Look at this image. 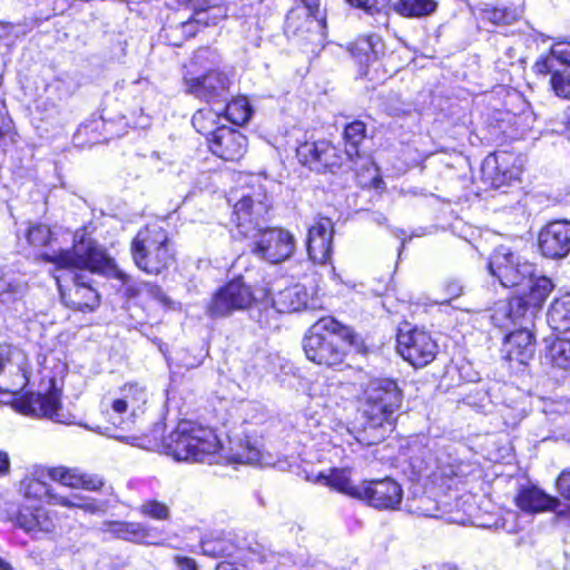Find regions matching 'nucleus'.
I'll use <instances>...</instances> for the list:
<instances>
[{
    "label": "nucleus",
    "mask_w": 570,
    "mask_h": 570,
    "mask_svg": "<svg viewBox=\"0 0 570 570\" xmlns=\"http://www.w3.org/2000/svg\"><path fill=\"white\" fill-rule=\"evenodd\" d=\"M269 204L265 194H243L234 205V222L237 232L250 240V253L262 261L279 264L295 250L294 236L286 229L261 225L268 213Z\"/></svg>",
    "instance_id": "nucleus-1"
},
{
    "label": "nucleus",
    "mask_w": 570,
    "mask_h": 570,
    "mask_svg": "<svg viewBox=\"0 0 570 570\" xmlns=\"http://www.w3.org/2000/svg\"><path fill=\"white\" fill-rule=\"evenodd\" d=\"M60 264H71L78 267H85L97 274L114 276L127 286V293L130 296H147L166 305L169 299L161 288L150 283L129 284L130 277L119 271L115 261L107 255L106 250L94 239L85 236L83 233L75 235L73 252L53 256Z\"/></svg>",
    "instance_id": "nucleus-2"
},
{
    "label": "nucleus",
    "mask_w": 570,
    "mask_h": 570,
    "mask_svg": "<svg viewBox=\"0 0 570 570\" xmlns=\"http://www.w3.org/2000/svg\"><path fill=\"white\" fill-rule=\"evenodd\" d=\"M402 404V392L396 382L391 379L371 380L363 393L362 415L365 420L364 430L373 431L368 444L383 440L386 432L392 431L395 413Z\"/></svg>",
    "instance_id": "nucleus-3"
},
{
    "label": "nucleus",
    "mask_w": 570,
    "mask_h": 570,
    "mask_svg": "<svg viewBox=\"0 0 570 570\" xmlns=\"http://www.w3.org/2000/svg\"><path fill=\"white\" fill-rule=\"evenodd\" d=\"M342 340L352 344L354 332L331 316L322 317L304 337L303 348L309 361L334 367L341 365L346 355Z\"/></svg>",
    "instance_id": "nucleus-4"
},
{
    "label": "nucleus",
    "mask_w": 570,
    "mask_h": 570,
    "mask_svg": "<svg viewBox=\"0 0 570 570\" xmlns=\"http://www.w3.org/2000/svg\"><path fill=\"white\" fill-rule=\"evenodd\" d=\"M167 454L177 461L203 462L220 449L214 430L183 421L163 440Z\"/></svg>",
    "instance_id": "nucleus-5"
},
{
    "label": "nucleus",
    "mask_w": 570,
    "mask_h": 570,
    "mask_svg": "<svg viewBox=\"0 0 570 570\" xmlns=\"http://www.w3.org/2000/svg\"><path fill=\"white\" fill-rule=\"evenodd\" d=\"M131 255L136 266L148 274L157 275L174 262L168 234L156 225L137 233L131 243Z\"/></svg>",
    "instance_id": "nucleus-6"
},
{
    "label": "nucleus",
    "mask_w": 570,
    "mask_h": 570,
    "mask_svg": "<svg viewBox=\"0 0 570 570\" xmlns=\"http://www.w3.org/2000/svg\"><path fill=\"white\" fill-rule=\"evenodd\" d=\"M72 252L73 248L71 250H52V253L43 252L41 253V257L46 262L55 263L59 268L68 269L67 276L71 279V284H62L60 276L55 277L63 304L77 311H94L99 305V295L88 281L87 275L77 273L73 269L92 272L88 268L71 264H60L53 258V256H59L65 253L71 254Z\"/></svg>",
    "instance_id": "nucleus-7"
},
{
    "label": "nucleus",
    "mask_w": 570,
    "mask_h": 570,
    "mask_svg": "<svg viewBox=\"0 0 570 570\" xmlns=\"http://www.w3.org/2000/svg\"><path fill=\"white\" fill-rule=\"evenodd\" d=\"M254 304H262V297L242 277H237L213 295L206 311L213 318L226 317L236 311L248 309Z\"/></svg>",
    "instance_id": "nucleus-8"
},
{
    "label": "nucleus",
    "mask_w": 570,
    "mask_h": 570,
    "mask_svg": "<svg viewBox=\"0 0 570 570\" xmlns=\"http://www.w3.org/2000/svg\"><path fill=\"white\" fill-rule=\"evenodd\" d=\"M490 274L504 287L521 285L533 276L534 265L522 259L509 247L501 245L494 249L488 263Z\"/></svg>",
    "instance_id": "nucleus-9"
},
{
    "label": "nucleus",
    "mask_w": 570,
    "mask_h": 570,
    "mask_svg": "<svg viewBox=\"0 0 570 570\" xmlns=\"http://www.w3.org/2000/svg\"><path fill=\"white\" fill-rule=\"evenodd\" d=\"M27 354L10 344H0V393L17 395L29 382Z\"/></svg>",
    "instance_id": "nucleus-10"
},
{
    "label": "nucleus",
    "mask_w": 570,
    "mask_h": 570,
    "mask_svg": "<svg viewBox=\"0 0 570 570\" xmlns=\"http://www.w3.org/2000/svg\"><path fill=\"white\" fill-rule=\"evenodd\" d=\"M396 342L400 355L415 367L428 365L438 353L436 342L423 330H400Z\"/></svg>",
    "instance_id": "nucleus-11"
},
{
    "label": "nucleus",
    "mask_w": 570,
    "mask_h": 570,
    "mask_svg": "<svg viewBox=\"0 0 570 570\" xmlns=\"http://www.w3.org/2000/svg\"><path fill=\"white\" fill-rule=\"evenodd\" d=\"M184 82L188 95L209 102L226 101L232 80L226 72L213 69L202 76H186Z\"/></svg>",
    "instance_id": "nucleus-12"
},
{
    "label": "nucleus",
    "mask_w": 570,
    "mask_h": 570,
    "mask_svg": "<svg viewBox=\"0 0 570 570\" xmlns=\"http://www.w3.org/2000/svg\"><path fill=\"white\" fill-rule=\"evenodd\" d=\"M403 490L393 479H377L361 482L358 500L379 510H395L401 504Z\"/></svg>",
    "instance_id": "nucleus-13"
},
{
    "label": "nucleus",
    "mask_w": 570,
    "mask_h": 570,
    "mask_svg": "<svg viewBox=\"0 0 570 570\" xmlns=\"http://www.w3.org/2000/svg\"><path fill=\"white\" fill-rule=\"evenodd\" d=\"M538 245L541 254L560 259L570 253V222L559 219L548 223L539 233Z\"/></svg>",
    "instance_id": "nucleus-14"
},
{
    "label": "nucleus",
    "mask_w": 570,
    "mask_h": 570,
    "mask_svg": "<svg viewBox=\"0 0 570 570\" xmlns=\"http://www.w3.org/2000/svg\"><path fill=\"white\" fill-rule=\"evenodd\" d=\"M209 149L217 157L227 161H237L246 153L247 139L239 131L220 126L208 138Z\"/></svg>",
    "instance_id": "nucleus-15"
},
{
    "label": "nucleus",
    "mask_w": 570,
    "mask_h": 570,
    "mask_svg": "<svg viewBox=\"0 0 570 570\" xmlns=\"http://www.w3.org/2000/svg\"><path fill=\"white\" fill-rule=\"evenodd\" d=\"M333 234V224L328 218H322L309 227L307 253L314 263L326 264L331 261Z\"/></svg>",
    "instance_id": "nucleus-16"
},
{
    "label": "nucleus",
    "mask_w": 570,
    "mask_h": 570,
    "mask_svg": "<svg viewBox=\"0 0 570 570\" xmlns=\"http://www.w3.org/2000/svg\"><path fill=\"white\" fill-rule=\"evenodd\" d=\"M48 476L60 484L73 489H86L97 491L102 487V481L97 476L80 473L78 469L65 466H38V479ZM38 482H41L38 480Z\"/></svg>",
    "instance_id": "nucleus-17"
},
{
    "label": "nucleus",
    "mask_w": 570,
    "mask_h": 570,
    "mask_svg": "<svg viewBox=\"0 0 570 570\" xmlns=\"http://www.w3.org/2000/svg\"><path fill=\"white\" fill-rule=\"evenodd\" d=\"M534 351V336L527 328L511 332L505 336L502 346V353L505 360L522 365L527 364L533 357Z\"/></svg>",
    "instance_id": "nucleus-18"
},
{
    "label": "nucleus",
    "mask_w": 570,
    "mask_h": 570,
    "mask_svg": "<svg viewBox=\"0 0 570 570\" xmlns=\"http://www.w3.org/2000/svg\"><path fill=\"white\" fill-rule=\"evenodd\" d=\"M510 158L511 156L507 153H501L489 156L484 160L482 171L487 179L491 181L493 188H501L519 179L521 168L510 166Z\"/></svg>",
    "instance_id": "nucleus-19"
},
{
    "label": "nucleus",
    "mask_w": 570,
    "mask_h": 570,
    "mask_svg": "<svg viewBox=\"0 0 570 570\" xmlns=\"http://www.w3.org/2000/svg\"><path fill=\"white\" fill-rule=\"evenodd\" d=\"M259 292L263 294L262 305L267 307L271 303L272 307L278 313H292L308 307L307 293L301 285L286 287L272 297L264 289Z\"/></svg>",
    "instance_id": "nucleus-20"
},
{
    "label": "nucleus",
    "mask_w": 570,
    "mask_h": 570,
    "mask_svg": "<svg viewBox=\"0 0 570 570\" xmlns=\"http://www.w3.org/2000/svg\"><path fill=\"white\" fill-rule=\"evenodd\" d=\"M202 551L212 558H236L255 561L258 554L253 549L238 547L226 535H212L200 542Z\"/></svg>",
    "instance_id": "nucleus-21"
},
{
    "label": "nucleus",
    "mask_w": 570,
    "mask_h": 570,
    "mask_svg": "<svg viewBox=\"0 0 570 570\" xmlns=\"http://www.w3.org/2000/svg\"><path fill=\"white\" fill-rule=\"evenodd\" d=\"M148 394L145 386L137 383H127L120 391L119 395L111 401V410L116 414L130 413L137 416L142 412L144 405L147 403Z\"/></svg>",
    "instance_id": "nucleus-22"
},
{
    "label": "nucleus",
    "mask_w": 570,
    "mask_h": 570,
    "mask_svg": "<svg viewBox=\"0 0 570 570\" xmlns=\"http://www.w3.org/2000/svg\"><path fill=\"white\" fill-rule=\"evenodd\" d=\"M38 500H45L49 504L80 509L89 514H95L102 510L101 504H99L95 499L82 497L80 494L62 497L55 493L53 490L45 482H38Z\"/></svg>",
    "instance_id": "nucleus-23"
},
{
    "label": "nucleus",
    "mask_w": 570,
    "mask_h": 570,
    "mask_svg": "<svg viewBox=\"0 0 570 570\" xmlns=\"http://www.w3.org/2000/svg\"><path fill=\"white\" fill-rule=\"evenodd\" d=\"M517 505L530 513L552 511L560 505L558 498L551 497L537 487L520 489L515 497Z\"/></svg>",
    "instance_id": "nucleus-24"
},
{
    "label": "nucleus",
    "mask_w": 570,
    "mask_h": 570,
    "mask_svg": "<svg viewBox=\"0 0 570 570\" xmlns=\"http://www.w3.org/2000/svg\"><path fill=\"white\" fill-rule=\"evenodd\" d=\"M38 416H43L56 423H68V414L63 412L61 405V391L55 384V380L49 381V391L40 396L38 393Z\"/></svg>",
    "instance_id": "nucleus-25"
},
{
    "label": "nucleus",
    "mask_w": 570,
    "mask_h": 570,
    "mask_svg": "<svg viewBox=\"0 0 570 570\" xmlns=\"http://www.w3.org/2000/svg\"><path fill=\"white\" fill-rule=\"evenodd\" d=\"M366 137V126L361 120L347 124L344 128L343 138L345 141V158L352 164H356L358 159L366 158L365 154L360 150V145Z\"/></svg>",
    "instance_id": "nucleus-26"
},
{
    "label": "nucleus",
    "mask_w": 570,
    "mask_h": 570,
    "mask_svg": "<svg viewBox=\"0 0 570 570\" xmlns=\"http://www.w3.org/2000/svg\"><path fill=\"white\" fill-rule=\"evenodd\" d=\"M317 8H307L302 6L292 9L285 20V32L288 36H303L317 26L316 19L313 17Z\"/></svg>",
    "instance_id": "nucleus-27"
},
{
    "label": "nucleus",
    "mask_w": 570,
    "mask_h": 570,
    "mask_svg": "<svg viewBox=\"0 0 570 570\" xmlns=\"http://www.w3.org/2000/svg\"><path fill=\"white\" fill-rule=\"evenodd\" d=\"M383 51V42L380 36L368 35L358 38L351 48L352 56L361 63L368 66L377 60Z\"/></svg>",
    "instance_id": "nucleus-28"
},
{
    "label": "nucleus",
    "mask_w": 570,
    "mask_h": 570,
    "mask_svg": "<svg viewBox=\"0 0 570 570\" xmlns=\"http://www.w3.org/2000/svg\"><path fill=\"white\" fill-rule=\"evenodd\" d=\"M557 61L562 65H570V42L559 41L554 43L548 56L541 57L535 61L533 71L537 75L547 76L553 71Z\"/></svg>",
    "instance_id": "nucleus-29"
},
{
    "label": "nucleus",
    "mask_w": 570,
    "mask_h": 570,
    "mask_svg": "<svg viewBox=\"0 0 570 570\" xmlns=\"http://www.w3.org/2000/svg\"><path fill=\"white\" fill-rule=\"evenodd\" d=\"M547 322L553 332L570 335V298L554 299L548 311Z\"/></svg>",
    "instance_id": "nucleus-30"
},
{
    "label": "nucleus",
    "mask_w": 570,
    "mask_h": 570,
    "mask_svg": "<svg viewBox=\"0 0 570 570\" xmlns=\"http://www.w3.org/2000/svg\"><path fill=\"white\" fill-rule=\"evenodd\" d=\"M106 525L108 532L121 540L145 542L148 537L147 528L139 522L110 521Z\"/></svg>",
    "instance_id": "nucleus-31"
},
{
    "label": "nucleus",
    "mask_w": 570,
    "mask_h": 570,
    "mask_svg": "<svg viewBox=\"0 0 570 570\" xmlns=\"http://www.w3.org/2000/svg\"><path fill=\"white\" fill-rule=\"evenodd\" d=\"M529 282V291L523 295L529 301L530 305L534 306V308H540L550 293L552 292L554 284L547 276H533L528 277Z\"/></svg>",
    "instance_id": "nucleus-32"
},
{
    "label": "nucleus",
    "mask_w": 570,
    "mask_h": 570,
    "mask_svg": "<svg viewBox=\"0 0 570 570\" xmlns=\"http://www.w3.org/2000/svg\"><path fill=\"white\" fill-rule=\"evenodd\" d=\"M547 357L552 366L570 371V335L557 336L548 346Z\"/></svg>",
    "instance_id": "nucleus-33"
},
{
    "label": "nucleus",
    "mask_w": 570,
    "mask_h": 570,
    "mask_svg": "<svg viewBox=\"0 0 570 570\" xmlns=\"http://www.w3.org/2000/svg\"><path fill=\"white\" fill-rule=\"evenodd\" d=\"M323 478L326 480V484H328L330 487L352 498L358 499L361 483L354 484L351 481L348 471L334 469L331 471L330 475Z\"/></svg>",
    "instance_id": "nucleus-34"
},
{
    "label": "nucleus",
    "mask_w": 570,
    "mask_h": 570,
    "mask_svg": "<svg viewBox=\"0 0 570 570\" xmlns=\"http://www.w3.org/2000/svg\"><path fill=\"white\" fill-rule=\"evenodd\" d=\"M518 17L519 13L515 9L507 7L500 8L485 4L484 8L480 10L481 20L488 21L493 26L511 24L518 19Z\"/></svg>",
    "instance_id": "nucleus-35"
},
{
    "label": "nucleus",
    "mask_w": 570,
    "mask_h": 570,
    "mask_svg": "<svg viewBox=\"0 0 570 570\" xmlns=\"http://www.w3.org/2000/svg\"><path fill=\"white\" fill-rule=\"evenodd\" d=\"M225 118L234 125L246 124L252 116V108L245 97H238L229 101L225 108Z\"/></svg>",
    "instance_id": "nucleus-36"
},
{
    "label": "nucleus",
    "mask_w": 570,
    "mask_h": 570,
    "mask_svg": "<svg viewBox=\"0 0 570 570\" xmlns=\"http://www.w3.org/2000/svg\"><path fill=\"white\" fill-rule=\"evenodd\" d=\"M395 9L406 17H423L435 11L436 2L433 0H400L395 4Z\"/></svg>",
    "instance_id": "nucleus-37"
},
{
    "label": "nucleus",
    "mask_w": 570,
    "mask_h": 570,
    "mask_svg": "<svg viewBox=\"0 0 570 570\" xmlns=\"http://www.w3.org/2000/svg\"><path fill=\"white\" fill-rule=\"evenodd\" d=\"M508 307V315L513 323H518L523 318H528L529 321H531L535 312L538 311V308H534V306L530 305L529 301L525 298L523 294L513 296L509 301Z\"/></svg>",
    "instance_id": "nucleus-38"
},
{
    "label": "nucleus",
    "mask_w": 570,
    "mask_h": 570,
    "mask_svg": "<svg viewBox=\"0 0 570 570\" xmlns=\"http://www.w3.org/2000/svg\"><path fill=\"white\" fill-rule=\"evenodd\" d=\"M219 118L220 115L212 109H200L194 114L191 124L198 132L210 138L212 132L216 130L215 126Z\"/></svg>",
    "instance_id": "nucleus-39"
},
{
    "label": "nucleus",
    "mask_w": 570,
    "mask_h": 570,
    "mask_svg": "<svg viewBox=\"0 0 570 570\" xmlns=\"http://www.w3.org/2000/svg\"><path fill=\"white\" fill-rule=\"evenodd\" d=\"M180 7L195 12V20L203 24H216V17L210 14L209 0H177Z\"/></svg>",
    "instance_id": "nucleus-40"
},
{
    "label": "nucleus",
    "mask_w": 570,
    "mask_h": 570,
    "mask_svg": "<svg viewBox=\"0 0 570 570\" xmlns=\"http://www.w3.org/2000/svg\"><path fill=\"white\" fill-rule=\"evenodd\" d=\"M321 140L302 144L297 150L299 161L313 170L320 171Z\"/></svg>",
    "instance_id": "nucleus-41"
},
{
    "label": "nucleus",
    "mask_w": 570,
    "mask_h": 570,
    "mask_svg": "<svg viewBox=\"0 0 570 570\" xmlns=\"http://www.w3.org/2000/svg\"><path fill=\"white\" fill-rule=\"evenodd\" d=\"M550 75V86L556 96L570 100V69L558 70L553 68Z\"/></svg>",
    "instance_id": "nucleus-42"
},
{
    "label": "nucleus",
    "mask_w": 570,
    "mask_h": 570,
    "mask_svg": "<svg viewBox=\"0 0 570 570\" xmlns=\"http://www.w3.org/2000/svg\"><path fill=\"white\" fill-rule=\"evenodd\" d=\"M350 4L363 9L370 14L376 16V21L383 26L387 22L386 13L383 9L386 7L387 0H346Z\"/></svg>",
    "instance_id": "nucleus-43"
},
{
    "label": "nucleus",
    "mask_w": 570,
    "mask_h": 570,
    "mask_svg": "<svg viewBox=\"0 0 570 570\" xmlns=\"http://www.w3.org/2000/svg\"><path fill=\"white\" fill-rule=\"evenodd\" d=\"M320 153V170L340 167L343 163V157L338 154L337 148L327 140H321Z\"/></svg>",
    "instance_id": "nucleus-44"
},
{
    "label": "nucleus",
    "mask_w": 570,
    "mask_h": 570,
    "mask_svg": "<svg viewBox=\"0 0 570 570\" xmlns=\"http://www.w3.org/2000/svg\"><path fill=\"white\" fill-rule=\"evenodd\" d=\"M461 471V465L456 463L455 459L450 455L438 456L435 459V470L433 474L442 479H452L458 476Z\"/></svg>",
    "instance_id": "nucleus-45"
},
{
    "label": "nucleus",
    "mask_w": 570,
    "mask_h": 570,
    "mask_svg": "<svg viewBox=\"0 0 570 570\" xmlns=\"http://www.w3.org/2000/svg\"><path fill=\"white\" fill-rule=\"evenodd\" d=\"M16 524L19 529L33 538L36 529V505L32 503L30 505H22L18 511Z\"/></svg>",
    "instance_id": "nucleus-46"
},
{
    "label": "nucleus",
    "mask_w": 570,
    "mask_h": 570,
    "mask_svg": "<svg viewBox=\"0 0 570 570\" xmlns=\"http://www.w3.org/2000/svg\"><path fill=\"white\" fill-rule=\"evenodd\" d=\"M139 511L144 515L159 521H165L170 518L169 507L164 502H159L157 500L145 501L140 505Z\"/></svg>",
    "instance_id": "nucleus-47"
},
{
    "label": "nucleus",
    "mask_w": 570,
    "mask_h": 570,
    "mask_svg": "<svg viewBox=\"0 0 570 570\" xmlns=\"http://www.w3.org/2000/svg\"><path fill=\"white\" fill-rule=\"evenodd\" d=\"M547 413L553 422L560 417L561 422L558 424V428L567 430L570 424V401L554 403Z\"/></svg>",
    "instance_id": "nucleus-48"
},
{
    "label": "nucleus",
    "mask_w": 570,
    "mask_h": 570,
    "mask_svg": "<svg viewBox=\"0 0 570 570\" xmlns=\"http://www.w3.org/2000/svg\"><path fill=\"white\" fill-rule=\"evenodd\" d=\"M413 512L425 518H442L440 505L431 498L424 497L417 500Z\"/></svg>",
    "instance_id": "nucleus-49"
},
{
    "label": "nucleus",
    "mask_w": 570,
    "mask_h": 570,
    "mask_svg": "<svg viewBox=\"0 0 570 570\" xmlns=\"http://www.w3.org/2000/svg\"><path fill=\"white\" fill-rule=\"evenodd\" d=\"M235 460L239 463L256 464L261 461V451L246 441L245 445H240V450L235 453Z\"/></svg>",
    "instance_id": "nucleus-50"
},
{
    "label": "nucleus",
    "mask_w": 570,
    "mask_h": 570,
    "mask_svg": "<svg viewBox=\"0 0 570 570\" xmlns=\"http://www.w3.org/2000/svg\"><path fill=\"white\" fill-rule=\"evenodd\" d=\"M35 397L31 392H27L23 395L17 396L12 401L14 410L23 415L32 416L36 412Z\"/></svg>",
    "instance_id": "nucleus-51"
},
{
    "label": "nucleus",
    "mask_w": 570,
    "mask_h": 570,
    "mask_svg": "<svg viewBox=\"0 0 570 570\" xmlns=\"http://www.w3.org/2000/svg\"><path fill=\"white\" fill-rule=\"evenodd\" d=\"M207 27L208 24H203L202 22H197L195 20V12L191 13V16L186 20L179 22V26L176 29H180L183 35L187 38L194 37L197 32V27Z\"/></svg>",
    "instance_id": "nucleus-52"
},
{
    "label": "nucleus",
    "mask_w": 570,
    "mask_h": 570,
    "mask_svg": "<svg viewBox=\"0 0 570 570\" xmlns=\"http://www.w3.org/2000/svg\"><path fill=\"white\" fill-rule=\"evenodd\" d=\"M557 488L563 498L570 500V470H564L561 472L557 479Z\"/></svg>",
    "instance_id": "nucleus-53"
},
{
    "label": "nucleus",
    "mask_w": 570,
    "mask_h": 570,
    "mask_svg": "<svg viewBox=\"0 0 570 570\" xmlns=\"http://www.w3.org/2000/svg\"><path fill=\"white\" fill-rule=\"evenodd\" d=\"M233 559H234L233 561L225 560V561L219 562L216 566V570H248L246 563L252 562L248 559H243V560H239L236 558H233Z\"/></svg>",
    "instance_id": "nucleus-54"
},
{
    "label": "nucleus",
    "mask_w": 570,
    "mask_h": 570,
    "mask_svg": "<svg viewBox=\"0 0 570 570\" xmlns=\"http://www.w3.org/2000/svg\"><path fill=\"white\" fill-rule=\"evenodd\" d=\"M55 528V522L46 512L38 508V531L50 532Z\"/></svg>",
    "instance_id": "nucleus-55"
},
{
    "label": "nucleus",
    "mask_w": 570,
    "mask_h": 570,
    "mask_svg": "<svg viewBox=\"0 0 570 570\" xmlns=\"http://www.w3.org/2000/svg\"><path fill=\"white\" fill-rule=\"evenodd\" d=\"M13 291L12 278L3 266H0V295Z\"/></svg>",
    "instance_id": "nucleus-56"
},
{
    "label": "nucleus",
    "mask_w": 570,
    "mask_h": 570,
    "mask_svg": "<svg viewBox=\"0 0 570 570\" xmlns=\"http://www.w3.org/2000/svg\"><path fill=\"white\" fill-rule=\"evenodd\" d=\"M33 483H35V478H31V476H27L26 479H23L21 482H20V492L23 494V497L28 500H31L33 499V497L36 495L35 491H33Z\"/></svg>",
    "instance_id": "nucleus-57"
},
{
    "label": "nucleus",
    "mask_w": 570,
    "mask_h": 570,
    "mask_svg": "<svg viewBox=\"0 0 570 570\" xmlns=\"http://www.w3.org/2000/svg\"><path fill=\"white\" fill-rule=\"evenodd\" d=\"M175 563L179 570H197L196 561L189 557H175Z\"/></svg>",
    "instance_id": "nucleus-58"
},
{
    "label": "nucleus",
    "mask_w": 570,
    "mask_h": 570,
    "mask_svg": "<svg viewBox=\"0 0 570 570\" xmlns=\"http://www.w3.org/2000/svg\"><path fill=\"white\" fill-rule=\"evenodd\" d=\"M52 229L45 224H38V242L48 244L52 238Z\"/></svg>",
    "instance_id": "nucleus-59"
},
{
    "label": "nucleus",
    "mask_w": 570,
    "mask_h": 570,
    "mask_svg": "<svg viewBox=\"0 0 570 570\" xmlns=\"http://www.w3.org/2000/svg\"><path fill=\"white\" fill-rule=\"evenodd\" d=\"M446 292L451 298L459 297L463 292V285L459 281H451L446 284Z\"/></svg>",
    "instance_id": "nucleus-60"
},
{
    "label": "nucleus",
    "mask_w": 570,
    "mask_h": 570,
    "mask_svg": "<svg viewBox=\"0 0 570 570\" xmlns=\"http://www.w3.org/2000/svg\"><path fill=\"white\" fill-rule=\"evenodd\" d=\"M10 472V458L8 452L0 450V476H6Z\"/></svg>",
    "instance_id": "nucleus-61"
},
{
    "label": "nucleus",
    "mask_w": 570,
    "mask_h": 570,
    "mask_svg": "<svg viewBox=\"0 0 570 570\" xmlns=\"http://www.w3.org/2000/svg\"><path fill=\"white\" fill-rule=\"evenodd\" d=\"M33 229H35V226H32L31 224H28V226L22 230L21 228H18V237L20 238L21 235H23L26 242L28 244H33V239H32V234H33Z\"/></svg>",
    "instance_id": "nucleus-62"
},
{
    "label": "nucleus",
    "mask_w": 570,
    "mask_h": 570,
    "mask_svg": "<svg viewBox=\"0 0 570 570\" xmlns=\"http://www.w3.org/2000/svg\"><path fill=\"white\" fill-rule=\"evenodd\" d=\"M7 136H8V130L4 129L2 126H0V146H3L7 144L6 142Z\"/></svg>",
    "instance_id": "nucleus-63"
},
{
    "label": "nucleus",
    "mask_w": 570,
    "mask_h": 570,
    "mask_svg": "<svg viewBox=\"0 0 570 570\" xmlns=\"http://www.w3.org/2000/svg\"><path fill=\"white\" fill-rule=\"evenodd\" d=\"M373 220L377 223L379 225H383L386 222V217L382 214H374Z\"/></svg>",
    "instance_id": "nucleus-64"
}]
</instances>
